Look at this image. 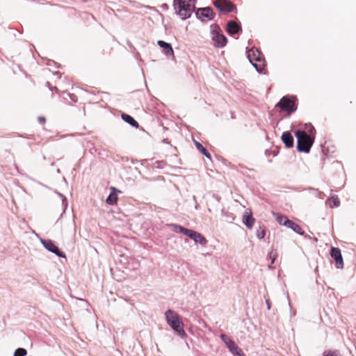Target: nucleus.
Listing matches in <instances>:
<instances>
[{
    "label": "nucleus",
    "instance_id": "393cba45",
    "mask_svg": "<svg viewBox=\"0 0 356 356\" xmlns=\"http://www.w3.org/2000/svg\"><path fill=\"white\" fill-rule=\"evenodd\" d=\"M277 257V252L276 250H271L268 254V257L271 260V264H273Z\"/></svg>",
    "mask_w": 356,
    "mask_h": 356
},
{
    "label": "nucleus",
    "instance_id": "1a4fd4ad",
    "mask_svg": "<svg viewBox=\"0 0 356 356\" xmlns=\"http://www.w3.org/2000/svg\"><path fill=\"white\" fill-rule=\"evenodd\" d=\"M220 338L223 341V342L226 344L227 347L229 350V351L234 355H236L237 353L241 350L236 343L232 341L229 337L227 335L222 334L220 336Z\"/></svg>",
    "mask_w": 356,
    "mask_h": 356
},
{
    "label": "nucleus",
    "instance_id": "4be33fe9",
    "mask_svg": "<svg viewBox=\"0 0 356 356\" xmlns=\"http://www.w3.org/2000/svg\"><path fill=\"white\" fill-rule=\"evenodd\" d=\"M276 220L280 225H283L285 226L288 224V222H289L290 220L286 216L282 215H277L276 217Z\"/></svg>",
    "mask_w": 356,
    "mask_h": 356
},
{
    "label": "nucleus",
    "instance_id": "412c9836",
    "mask_svg": "<svg viewBox=\"0 0 356 356\" xmlns=\"http://www.w3.org/2000/svg\"><path fill=\"white\" fill-rule=\"evenodd\" d=\"M327 204L331 208L337 207L339 206L340 201L337 196H332L327 200Z\"/></svg>",
    "mask_w": 356,
    "mask_h": 356
},
{
    "label": "nucleus",
    "instance_id": "5701e85b",
    "mask_svg": "<svg viewBox=\"0 0 356 356\" xmlns=\"http://www.w3.org/2000/svg\"><path fill=\"white\" fill-rule=\"evenodd\" d=\"M27 354V351L24 348H19L15 353L14 356H25Z\"/></svg>",
    "mask_w": 356,
    "mask_h": 356
},
{
    "label": "nucleus",
    "instance_id": "9b49d317",
    "mask_svg": "<svg viewBox=\"0 0 356 356\" xmlns=\"http://www.w3.org/2000/svg\"><path fill=\"white\" fill-rule=\"evenodd\" d=\"M42 243L46 249L56 254L57 256L64 257L65 254L61 252L57 245L51 240L43 241Z\"/></svg>",
    "mask_w": 356,
    "mask_h": 356
},
{
    "label": "nucleus",
    "instance_id": "dca6fc26",
    "mask_svg": "<svg viewBox=\"0 0 356 356\" xmlns=\"http://www.w3.org/2000/svg\"><path fill=\"white\" fill-rule=\"evenodd\" d=\"M112 191L106 199V203L111 205L115 204L118 201L117 190L114 187H111Z\"/></svg>",
    "mask_w": 356,
    "mask_h": 356
},
{
    "label": "nucleus",
    "instance_id": "b1692460",
    "mask_svg": "<svg viewBox=\"0 0 356 356\" xmlns=\"http://www.w3.org/2000/svg\"><path fill=\"white\" fill-rule=\"evenodd\" d=\"M266 236V231H265V229L263 228V227H259L257 230V236L259 238V239H261V238H264Z\"/></svg>",
    "mask_w": 356,
    "mask_h": 356
},
{
    "label": "nucleus",
    "instance_id": "7ed1b4c3",
    "mask_svg": "<svg viewBox=\"0 0 356 356\" xmlns=\"http://www.w3.org/2000/svg\"><path fill=\"white\" fill-rule=\"evenodd\" d=\"M165 318L168 325L180 335L184 337L186 332L184 330V323L180 316L173 310L168 309L165 312Z\"/></svg>",
    "mask_w": 356,
    "mask_h": 356
},
{
    "label": "nucleus",
    "instance_id": "0eeeda50",
    "mask_svg": "<svg viewBox=\"0 0 356 356\" xmlns=\"http://www.w3.org/2000/svg\"><path fill=\"white\" fill-rule=\"evenodd\" d=\"M277 106L288 113H291L296 110L295 102L287 97H282L277 103Z\"/></svg>",
    "mask_w": 356,
    "mask_h": 356
},
{
    "label": "nucleus",
    "instance_id": "20e7f679",
    "mask_svg": "<svg viewBox=\"0 0 356 356\" xmlns=\"http://www.w3.org/2000/svg\"><path fill=\"white\" fill-rule=\"evenodd\" d=\"M174 231L180 232L193 239L195 242L200 243L202 245L205 246L207 243V240L200 233L193 231L192 229L184 228L180 225H175Z\"/></svg>",
    "mask_w": 356,
    "mask_h": 356
},
{
    "label": "nucleus",
    "instance_id": "9d476101",
    "mask_svg": "<svg viewBox=\"0 0 356 356\" xmlns=\"http://www.w3.org/2000/svg\"><path fill=\"white\" fill-rule=\"evenodd\" d=\"M330 254L335 261L336 267L337 268H342L343 267V261L340 249L338 248H332Z\"/></svg>",
    "mask_w": 356,
    "mask_h": 356
},
{
    "label": "nucleus",
    "instance_id": "c85d7f7f",
    "mask_svg": "<svg viewBox=\"0 0 356 356\" xmlns=\"http://www.w3.org/2000/svg\"><path fill=\"white\" fill-rule=\"evenodd\" d=\"M234 356H245V354L243 353L242 350H241L236 355Z\"/></svg>",
    "mask_w": 356,
    "mask_h": 356
},
{
    "label": "nucleus",
    "instance_id": "f03ea898",
    "mask_svg": "<svg viewBox=\"0 0 356 356\" xmlns=\"http://www.w3.org/2000/svg\"><path fill=\"white\" fill-rule=\"evenodd\" d=\"M175 9L182 19L191 17L195 9V0H174Z\"/></svg>",
    "mask_w": 356,
    "mask_h": 356
},
{
    "label": "nucleus",
    "instance_id": "a211bd4d",
    "mask_svg": "<svg viewBox=\"0 0 356 356\" xmlns=\"http://www.w3.org/2000/svg\"><path fill=\"white\" fill-rule=\"evenodd\" d=\"M121 117L123 120H124L132 127L136 128L139 127L138 123L131 115L126 113H122Z\"/></svg>",
    "mask_w": 356,
    "mask_h": 356
},
{
    "label": "nucleus",
    "instance_id": "423d86ee",
    "mask_svg": "<svg viewBox=\"0 0 356 356\" xmlns=\"http://www.w3.org/2000/svg\"><path fill=\"white\" fill-rule=\"evenodd\" d=\"M215 7L222 13L226 14L236 10V6L229 0H216Z\"/></svg>",
    "mask_w": 356,
    "mask_h": 356
},
{
    "label": "nucleus",
    "instance_id": "bb28decb",
    "mask_svg": "<svg viewBox=\"0 0 356 356\" xmlns=\"http://www.w3.org/2000/svg\"><path fill=\"white\" fill-rule=\"evenodd\" d=\"M67 96L70 98L71 99V102H70V103H75L77 102L78 100V98L77 97L74 95V94H70V93H68L67 94Z\"/></svg>",
    "mask_w": 356,
    "mask_h": 356
},
{
    "label": "nucleus",
    "instance_id": "f3484780",
    "mask_svg": "<svg viewBox=\"0 0 356 356\" xmlns=\"http://www.w3.org/2000/svg\"><path fill=\"white\" fill-rule=\"evenodd\" d=\"M158 45L163 49V51H165V54L167 55H173L174 51L173 49L170 45V44L167 43L163 40H159L158 41Z\"/></svg>",
    "mask_w": 356,
    "mask_h": 356
},
{
    "label": "nucleus",
    "instance_id": "ddd939ff",
    "mask_svg": "<svg viewBox=\"0 0 356 356\" xmlns=\"http://www.w3.org/2000/svg\"><path fill=\"white\" fill-rule=\"evenodd\" d=\"M255 220L252 217V213L250 211H246L243 216V222L246 225V227L249 229H252Z\"/></svg>",
    "mask_w": 356,
    "mask_h": 356
},
{
    "label": "nucleus",
    "instance_id": "4468645a",
    "mask_svg": "<svg viewBox=\"0 0 356 356\" xmlns=\"http://www.w3.org/2000/svg\"><path fill=\"white\" fill-rule=\"evenodd\" d=\"M241 30L240 26L234 21H229L227 25V31L230 35H234L239 32Z\"/></svg>",
    "mask_w": 356,
    "mask_h": 356
},
{
    "label": "nucleus",
    "instance_id": "39448f33",
    "mask_svg": "<svg viewBox=\"0 0 356 356\" xmlns=\"http://www.w3.org/2000/svg\"><path fill=\"white\" fill-rule=\"evenodd\" d=\"M248 58L258 72H262L265 66V60L257 49L252 48L249 49L248 51Z\"/></svg>",
    "mask_w": 356,
    "mask_h": 356
},
{
    "label": "nucleus",
    "instance_id": "f8f14e48",
    "mask_svg": "<svg viewBox=\"0 0 356 356\" xmlns=\"http://www.w3.org/2000/svg\"><path fill=\"white\" fill-rule=\"evenodd\" d=\"M196 14L200 18L204 17L209 20L213 19L215 16L213 10L209 7L198 9Z\"/></svg>",
    "mask_w": 356,
    "mask_h": 356
},
{
    "label": "nucleus",
    "instance_id": "f257e3e1",
    "mask_svg": "<svg viewBox=\"0 0 356 356\" xmlns=\"http://www.w3.org/2000/svg\"><path fill=\"white\" fill-rule=\"evenodd\" d=\"M316 130L314 127L309 125L308 133L305 131L297 130L295 136L297 138V149L301 152L309 153L314 144Z\"/></svg>",
    "mask_w": 356,
    "mask_h": 356
},
{
    "label": "nucleus",
    "instance_id": "6ab92c4d",
    "mask_svg": "<svg viewBox=\"0 0 356 356\" xmlns=\"http://www.w3.org/2000/svg\"><path fill=\"white\" fill-rule=\"evenodd\" d=\"M286 226L289 227V228H291L295 232H296V233H298L299 234H304V231L302 230L301 227L300 225H298V224L293 222L291 220H289V222H288V224Z\"/></svg>",
    "mask_w": 356,
    "mask_h": 356
},
{
    "label": "nucleus",
    "instance_id": "a878e982",
    "mask_svg": "<svg viewBox=\"0 0 356 356\" xmlns=\"http://www.w3.org/2000/svg\"><path fill=\"white\" fill-rule=\"evenodd\" d=\"M323 356H339L337 351L327 350L323 353Z\"/></svg>",
    "mask_w": 356,
    "mask_h": 356
},
{
    "label": "nucleus",
    "instance_id": "aec40b11",
    "mask_svg": "<svg viewBox=\"0 0 356 356\" xmlns=\"http://www.w3.org/2000/svg\"><path fill=\"white\" fill-rule=\"evenodd\" d=\"M195 147L202 154H204L206 157H207L208 159H211V154H209V152L206 149L205 147H203V145L200 143L199 142L197 141H195Z\"/></svg>",
    "mask_w": 356,
    "mask_h": 356
},
{
    "label": "nucleus",
    "instance_id": "6e6552de",
    "mask_svg": "<svg viewBox=\"0 0 356 356\" xmlns=\"http://www.w3.org/2000/svg\"><path fill=\"white\" fill-rule=\"evenodd\" d=\"M211 39L213 46L218 48L225 46L227 42L226 37L223 34L215 31L211 32Z\"/></svg>",
    "mask_w": 356,
    "mask_h": 356
},
{
    "label": "nucleus",
    "instance_id": "cd10ccee",
    "mask_svg": "<svg viewBox=\"0 0 356 356\" xmlns=\"http://www.w3.org/2000/svg\"><path fill=\"white\" fill-rule=\"evenodd\" d=\"M38 122H39L40 124H44L45 123V122H46V119H45V118H44V117H39V118H38Z\"/></svg>",
    "mask_w": 356,
    "mask_h": 356
},
{
    "label": "nucleus",
    "instance_id": "2eb2a0df",
    "mask_svg": "<svg viewBox=\"0 0 356 356\" xmlns=\"http://www.w3.org/2000/svg\"><path fill=\"white\" fill-rule=\"evenodd\" d=\"M282 140L286 147H292L293 146V138L289 131H285L282 134Z\"/></svg>",
    "mask_w": 356,
    "mask_h": 356
}]
</instances>
